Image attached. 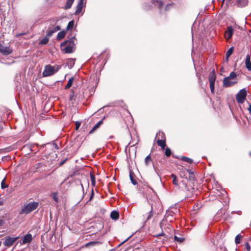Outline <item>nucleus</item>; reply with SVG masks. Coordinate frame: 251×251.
I'll return each instance as SVG.
<instances>
[{
	"label": "nucleus",
	"mask_w": 251,
	"mask_h": 251,
	"mask_svg": "<svg viewBox=\"0 0 251 251\" xmlns=\"http://www.w3.org/2000/svg\"><path fill=\"white\" fill-rule=\"evenodd\" d=\"M61 49L65 53H71L75 50V44L73 39L66 41L61 44Z\"/></svg>",
	"instance_id": "nucleus-1"
},
{
	"label": "nucleus",
	"mask_w": 251,
	"mask_h": 251,
	"mask_svg": "<svg viewBox=\"0 0 251 251\" xmlns=\"http://www.w3.org/2000/svg\"><path fill=\"white\" fill-rule=\"evenodd\" d=\"M39 203L35 201H31L25 204L21 209L20 214H27L37 209Z\"/></svg>",
	"instance_id": "nucleus-2"
},
{
	"label": "nucleus",
	"mask_w": 251,
	"mask_h": 251,
	"mask_svg": "<svg viewBox=\"0 0 251 251\" xmlns=\"http://www.w3.org/2000/svg\"><path fill=\"white\" fill-rule=\"evenodd\" d=\"M61 68L60 65H56L51 66L50 65H47L45 66V69L43 72V75L44 76H49L53 75Z\"/></svg>",
	"instance_id": "nucleus-3"
},
{
	"label": "nucleus",
	"mask_w": 251,
	"mask_h": 251,
	"mask_svg": "<svg viewBox=\"0 0 251 251\" xmlns=\"http://www.w3.org/2000/svg\"><path fill=\"white\" fill-rule=\"evenodd\" d=\"M216 75L214 70H213L209 75V81L211 92L212 94L214 93V85Z\"/></svg>",
	"instance_id": "nucleus-4"
},
{
	"label": "nucleus",
	"mask_w": 251,
	"mask_h": 251,
	"mask_svg": "<svg viewBox=\"0 0 251 251\" xmlns=\"http://www.w3.org/2000/svg\"><path fill=\"white\" fill-rule=\"evenodd\" d=\"M247 96V91L245 89L240 90L236 95V99L237 101L240 103H243Z\"/></svg>",
	"instance_id": "nucleus-5"
},
{
	"label": "nucleus",
	"mask_w": 251,
	"mask_h": 251,
	"mask_svg": "<svg viewBox=\"0 0 251 251\" xmlns=\"http://www.w3.org/2000/svg\"><path fill=\"white\" fill-rule=\"evenodd\" d=\"M161 136V139H158L157 140V145L161 147L162 150H164L166 147L165 139L164 134L163 133L158 132L156 134V137Z\"/></svg>",
	"instance_id": "nucleus-6"
},
{
	"label": "nucleus",
	"mask_w": 251,
	"mask_h": 251,
	"mask_svg": "<svg viewBox=\"0 0 251 251\" xmlns=\"http://www.w3.org/2000/svg\"><path fill=\"white\" fill-rule=\"evenodd\" d=\"M237 83V80L229 79L228 77H225L223 81V84L224 87H231Z\"/></svg>",
	"instance_id": "nucleus-7"
},
{
	"label": "nucleus",
	"mask_w": 251,
	"mask_h": 251,
	"mask_svg": "<svg viewBox=\"0 0 251 251\" xmlns=\"http://www.w3.org/2000/svg\"><path fill=\"white\" fill-rule=\"evenodd\" d=\"M165 223H166V221H162L161 223H160V227L162 229V233L161 234H158L157 236H164L165 235V233H164V231H166V232H170V231H171L172 230V229H171V226H170V225H168V226L167 227H165Z\"/></svg>",
	"instance_id": "nucleus-8"
},
{
	"label": "nucleus",
	"mask_w": 251,
	"mask_h": 251,
	"mask_svg": "<svg viewBox=\"0 0 251 251\" xmlns=\"http://www.w3.org/2000/svg\"><path fill=\"white\" fill-rule=\"evenodd\" d=\"M19 239V237H8L5 239L4 242V245L9 247L11 246L16 240Z\"/></svg>",
	"instance_id": "nucleus-9"
},
{
	"label": "nucleus",
	"mask_w": 251,
	"mask_h": 251,
	"mask_svg": "<svg viewBox=\"0 0 251 251\" xmlns=\"http://www.w3.org/2000/svg\"><path fill=\"white\" fill-rule=\"evenodd\" d=\"M153 216V208L152 205H149L148 212L144 215V217L146 221H148L151 219Z\"/></svg>",
	"instance_id": "nucleus-10"
},
{
	"label": "nucleus",
	"mask_w": 251,
	"mask_h": 251,
	"mask_svg": "<svg viewBox=\"0 0 251 251\" xmlns=\"http://www.w3.org/2000/svg\"><path fill=\"white\" fill-rule=\"evenodd\" d=\"M0 52L4 55H8L12 52V50L9 47L0 45Z\"/></svg>",
	"instance_id": "nucleus-11"
},
{
	"label": "nucleus",
	"mask_w": 251,
	"mask_h": 251,
	"mask_svg": "<svg viewBox=\"0 0 251 251\" xmlns=\"http://www.w3.org/2000/svg\"><path fill=\"white\" fill-rule=\"evenodd\" d=\"M233 29L232 26H229L227 27L225 32V36L227 40L230 39L233 35Z\"/></svg>",
	"instance_id": "nucleus-12"
},
{
	"label": "nucleus",
	"mask_w": 251,
	"mask_h": 251,
	"mask_svg": "<svg viewBox=\"0 0 251 251\" xmlns=\"http://www.w3.org/2000/svg\"><path fill=\"white\" fill-rule=\"evenodd\" d=\"M32 239V237L31 234L28 233L24 237L22 242H21V244L24 245L27 243H29L31 241Z\"/></svg>",
	"instance_id": "nucleus-13"
},
{
	"label": "nucleus",
	"mask_w": 251,
	"mask_h": 251,
	"mask_svg": "<svg viewBox=\"0 0 251 251\" xmlns=\"http://www.w3.org/2000/svg\"><path fill=\"white\" fill-rule=\"evenodd\" d=\"M84 4V0H79L78 3L76 6V9L75 12V14H78L81 12Z\"/></svg>",
	"instance_id": "nucleus-14"
},
{
	"label": "nucleus",
	"mask_w": 251,
	"mask_h": 251,
	"mask_svg": "<svg viewBox=\"0 0 251 251\" xmlns=\"http://www.w3.org/2000/svg\"><path fill=\"white\" fill-rule=\"evenodd\" d=\"M246 67L249 71H251V62L250 60V56L249 55L246 56L245 60Z\"/></svg>",
	"instance_id": "nucleus-15"
},
{
	"label": "nucleus",
	"mask_w": 251,
	"mask_h": 251,
	"mask_svg": "<svg viewBox=\"0 0 251 251\" xmlns=\"http://www.w3.org/2000/svg\"><path fill=\"white\" fill-rule=\"evenodd\" d=\"M119 217V213L116 211H113L111 213L110 217L113 220H117Z\"/></svg>",
	"instance_id": "nucleus-16"
},
{
	"label": "nucleus",
	"mask_w": 251,
	"mask_h": 251,
	"mask_svg": "<svg viewBox=\"0 0 251 251\" xmlns=\"http://www.w3.org/2000/svg\"><path fill=\"white\" fill-rule=\"evenodd\" d=\"M102 123V120L97 123L93 128L90 131L89 133H92L96 129L98 128Z\"/></svg>",
	"instance_id": "nucleus-17"
},
{
	"label": "nucleus",
	"mask_w": 251,
	"mask_h": 251,
	"mask_svg": "<svg viewBox=\"0 0 251 251\" xmlns=\"http://www.w3.org/2000/svg\"><path fill=\"white\" fill-rule=\"evenodd\" d=\"M74 0H67L66 4L65 6V9H67L71 7Z\"/></svg>",
	"instance_id": "nucleus-18"
},
{
	"label": "nucleus",
	"mask_w": 251,
	"mask_h": 251,
	"mask_svg": "<svg viewBox=\"0 0 251 251\" xmlns=\"http://www.w3.org/2000/svg\"><path fill=\"white\" fill-rule=\"evenodd\" d=\"M237 2L240 6L243 7L248 3V0H238Z\"/></svg>",
	"instance_id": "nucleus-19"
},
{
	"label": "nucleus",
	"mask_w": 251,
	"mask_h": 251,
	"mask_svg": "<svg viewBox=\"0 0 251 251\" xmlns=\"http://www.w3.org/2000/svg\"><path fill=\"white\" fill-rule=\"evenodd\" d=\"M74 77H72L70 79H69V80H68V83L66 85L65 88L66 89H68L69 88H70L72 85V84L73 83V81H74Z\"/></svg>",
	"instance_id": "nucleus-20"
},
{
	"label": "nucleus",
	"mask_w": 251,
	"mask_h": 251,
	"mask_svg": "<svg viewBox=\"0 0 251 251\" xmlns=\"http://www.w3.org/2000/svg\"><path fill=\"white\" fill-rule=\"evenodd\" d=\"M237 75L236 73L234 72H232L229 76H227L226 77H228L229 79H233V80H237L236 79Z\"/></svg>",
	"instance_id": "nucleus-21"
},
{
	"label": "nucleus",
	"mask_w": 251,
	"mask_h": 251,
	"mask_svg": "<svg viewBox=\"0 0 251 251\" xmlns=\"http://www.w3.org/2000/svg\"><path fill=\"white\" fill-rule=\"evenodd\" d=\"M65 32H64V31L59 32L58 33V34H57V39L58 40H61L62 39H63L65 37Z\"/></svg>",
	"instance_id": "nucleus-22"
},
{
	"label": "nucleus",
	"mask_w": 251,
	"mask_h": 251,
	"mask_svg": "<svg viewBox=\"0 0 251 251\" xmlns=\"http://www.w3.org/2000/svg\"><path fill=\"white\" fill-rule=\"evenodd\" d=\"M233 51V47H231L227 50V51L226 53V57L227 59L230 56V55L232 53Z\"/></svg>",
	"instance_id": "nucleus-23"
},
{
	"label": "nucleus",
	"mask_w": 251,
	"mask_h": 251,
	"mask_svg": "<svg viewBox=\"0 0 251 251\" xmlns=\"http://www.w3.org/2000/svg\"><path fill=\"white\" fill-rule=\"evenodd\" d=\"M242 238V236L240 234H238L235 238V242L236 244H239L240 243V240Z\"/></svg>",
	"instance_id": "nucleus-24"
},
{
	"label": "nucleus",
	"mask_w": 251,
	"mask_h": 251,
	"mask_svg": "<svg viewBox=\"0 0 251 251\" xmlns=\"http://www.w3.org/2000/svg\"><path fill=\"white\" fill-rule=\"evenodd\" d=\"M181 160L190 164H191L193 162V160L192 159H190L185 156H182L181 157Z\"/></svg>",
	"instance_id": "nucleus-25"
},
{
	"label": "nucleus",
	"mask_w": 251,
	"mask_h": 251,
	"mask_svg": "<svg viewBox=\"0 0 251 251\" xmlns=\"http://www.w3.org/2000/svg\"><path fill=\"white\" fill-rule=\"evenodd\" d=\"M49 41V37L46 36L40 41V44H46L48 43Z\"/></svg>",
	"instance_id": "nucleus-26"
},
{
	"label": "nucleus",
	"mask_w": 251,
	"mask_h": 251,
	"mask_svg": "<svg viewBox=\"0 0 251 251\" xmlns=\"http://www.w3.org/2000/svg\"><path fill=\"white\" fill-rule=\"evenodd\" d=\"M90 178H91L92 185L94 187L96 185L95 177L93 175L91 174L90 175Z\"/></svg>",
	"instance_id": "nucleus-27"
},
{
	"label": "nucleus",
	"mask_w": 251,
	"mask_h": 251,
	"mask_svg": "<svg viewBox=\"0 0 251 251\" xmlns=\"http://www.w3.org/2000/svg\"><path fill=\"white\" fill-rule=\"evenodd\" d=\"M171 177L173 178V182L174 184L176 185H177L178 183H177L176 176L175 175L172 174V175H171Z\"/></svg>",
	"instance_id": "nucleus-28"
},
{
	"label": "nucleus",
	"mask_w": 251,
	"mask_h": 251,
	"mask_svg": "<svg viewBox=\"0 0 251 251\" xmlns=\"http://www.w3.org/2000/svg\"><path fill=\"white\" fill-rule=\"evenodd\" d=\"M174 238H175V240L176 241H177V242H179V243H181L184 240V239L183 238L178 237L176 236H175Z\"/></svg>",
	"instance_id": "nucleus-29"
},
{
	"label": "nucleus",
	"mask_w": 251,
	"mask_h": 251,
	"mask_svg": "<svg viewBox=\"0 0 251 251\" xmlns=\"http://www.w3.org/2000/svg\"><path fill=\"white\" fill-rule=\"evenodd\" d=\"M54 32H55V31H54L53 28V29H50V30H49L47 32V35H47V36H48L49 37H50V36H52V35Z\"/></svg>",
	"instance_id": "nucleus-30"
},
{
	"label": "nucleus",
	"mask_w": 251,
	"mask_h": 251,
	"mask_svg": "<svg viewBox=\"0 0 251 251\" xmlns=\"http://www.w3.org/2000/svg\"><path fill=\"white\" fill-rule=\"evenodd\" d=\"M74 21H73L69 22V23H68V25H67V29H70L73 28V27L74 26Z\"/></svg>",
	"instance_id": "nucleus-31"
},
{
	"label": "nucleus",
	"mask_w": 251,
	"mask_h": 251,
	"mask_svg": "<svg viewBox=\"0 0 251 251\" xmlns=\"http://www.w3.org/2000/svg\"><path fill=\"white\" fill-rule=\"evenodd\" d=\"M165 155L167 156H169L171 155V150L167 148L166 149V150H165Z\"/></svg>",
	"instance_id": "nucleus-32"
},
{
	"label": "nucleus",
	"mask_w": 251,
	"mask_h": 251,
	"mask_svg": "<svg viewBox=\"0 0 251 251\" xmlns=\"http://www.w3.org/2000/svg\"><path fill=\"white\" fill-rule=\"evenodd\" d=\"M151 160V157L150 155H148L145 159V162L146 164V165H148L149 164V162H150Z\"/></svg>",
	"instance_id": "nucleus-33"
},
{
	"label": "nucleus",
	"mask_w": 251,
	"mask_h": 251,
	"mask_svg": "<svg viewBox=\"0 0 251 251\" xmlns=\"http://www.w3.org/2000/svg\"><path fill=\"white\" fill-rule=\"evenodd\" d=\"M245 246L247 251H251V248L248 242L246 243Z\"/></svg>",
	"instance_id": "nucleus-34"
},
{
	"label": "nucleus",
	"mask_w": 251,
	"mask_h": 251,
	"mask_svg": "<svg viewBox=\"0 0 251 251\" xmlns=\"http://www.w3.org/2000/svg\"><path fill=\"white\" fill-rule=\"evenodd\" d=\"M1 187L2 189L6 188L7 187V185H5L4 183V179L2 181L1 183Z\"/></svg>",
	"instance_id": "nucleus-35"
},
{
	"label": "nucleus",
	"mask_w": 251,
	"mask_h": 251,
	"mask_svg": "<svg viewBox=\"0 0 251 251\" xmlns=\"http://www.w3.org/2000/svg\"><path fill=\"white\" fill-rule=\"evenodd\" d=\"M130 180H131L132 183L134 185H135L137 183V182L133 179V177L132 176V174H131V173H130Z\"/></svg>",
	"instance_id": "nucleus-36"
},
{
	"label": "nucleus",
	"mask_w": 251,
	"mask_h": 251,
	"mask_svg": "<svg viewBox=\"0 0 251 251\" xmlns=\"http://www.w3.org/2000/svg\"><path fill=\"white\" fill-rule=\"evenodd\" d=\"M68 63H70V64H72V67L75 64V60L73 59H69L68 60Z\"/></svg>",
	"instance_id": "nucleus-37"
},
{
	"label": "nucleus",
	"mask_w": 251,
	"mask_h": 251,
	"mask_svg": "<svg viewBox=\"0 0 251 251\" xmlns=\"http://www.w3.org/2000/svg\"><path fill=\"white\" fill-rule=\"evenodd\" d=\"M80 126V123L78 122H76L75 124V129H77Z\"/></svg>",
	"instance_id": "nucleus-38"
},
{
	"label": "nucleus",
	"mask_w": 251,
	"mask_h": 251,
	"mask_svg": "<svg viewBox=\"0 0 251 251\" xmlns=\"http://www.w3.org/2000/svg\"><path fill=\"white\" fill-rule=\"evenodd\" d=\"M53 29H54V31L56 32L57 31H58V30L60 29V27L59 26H55V27L53 28Z\"/></svg>",
	"instance_id": "nucleus-39"
},
{
	"label": "nucleus",
	"mask_w": 251,
	"mask_h": 251,
	"mask_svg": "<svg viewBox=\"0 0 251 251\" xmlns=\"http://www.w3.org/2000/svg\"><path fill=\"white\" fill-rule=\"evenodd\" d=\"M156 2L158 4L159 8H160L162 6V2H161L160 1H157Z\"/></svg>",
	"instance_id": "nucleus-40"
},
{
	"label": "nucleus",
	"mask_w": 251,
	"mask_h": 251,
	"mask_svg": "<svg viewBox=\"0 0 251 251\" xmlns=\"http://www.w3.org/2000/svg\"><path fill=\"white\" fill-rule=\"evenodd\" d=\"M74 92L72 93V95H71L70 97V100H73L74 99Z\"/></svg>",
	"instance_id": "nucleus-41"
},
{
	"label": "nucleus",
	"mask_w": 251,
	"mask_h": 251,
	"mask_svg": "<svg viewBox=\"0 0 251 251\" xmlns=\"http://www.w3.org/2000/svg\"><path fill=\"white\" fill-rule=\"evenodd\" d=\"M96 243V242H89L88 243H87V246L90 245H94V244H95Z\"/></svg>",
	"instance_id": "nucleus-42"
},
{
	"label": "nucleus",
	"mask_w": 251,
	"mask_h": 251,
	"mask_svg": "<svg viewBox=\"0 0 251 251\" xmlns=\"http://www.w3.org/2000/svg\"><path fill=\"white\" fill-rule=\"evenodd\" d=\"M93 196H94V192H93V190H92V192H91V195L90 200H91L92 199V198L93 197Z\"/></svg>",
	"instance_id": "nucleus-43"
},
{
	"label": "nucleus",
	"mask_w": 251,
	"mask_h": 251,
	"mask_svg": "<svg viewBox=\"0 0 251 251\" xmlns=\"http://www.w3.org/2000/svg\"><path fill=\"white\" fill-rule=\"evenodd\" d=\"M248 110L250 112V113H251V104L249 105Z\"/></svg>",
	"instance_id": "nucleus-44"
},
{
	"label": "nucleus",
	"mask_w": 251,
	"mask_h": 251,
	"mask_svg": "<svg viewBox=\"0 0 251 251\" xmlns=\"http://www.w3.org/2000/svg\"><path fill=\"white\" fill-rule=\"evenodd\" d=\"M3 224V221L2 220H0V226Z\"/></svg>",
	"instance_id": "nucleus-45"
},
{
	"label": "nucleus",
	"mask_w": 251,
	"mask_h": 251,
	"mask_svg": "<svg viewBox=\"0 0 251 251\" xmlns=\"http://www.w3.org/2000/svg\"><path fill=\"white\" fill-rule=\"evenodd\" d=\"M53 200H54L55 201H58V199H57V198H56L55 197H54L53 198Z\"/></svg>",
	"instance_id": "nucleus-46"
},
{
	"label": "nucleus",
	"mask_w": 251,
	"mask_h": 251,
	"mask_svg": "<svg viewBox=\"0 0 251 251\" xmlns=\"http://www.w3.org/2000/svg\"><path fill=\"white\" fill-rule=\"evenodd\" d=\"M23 34H24V33H21L20 34L17 35V36H18L22 35H23Z\"/></svg>",
	"instance_id": "nucleus-47"
},
{
	"label": "nucleus",
	"mask_w": 251,
	"mask_h": 251,
	"mask_svg": "<svg viewBox=\"0 0 251 251\" xmlns=\"http://www.w3.org/2000/svg\"><path fill=\"white\" fill-rule=\"evenodd\" d=\"M250 155L251 156V152H250Z\"/></svg>",
	"instance_id": "nucleus-48"
},
{
	"label": "nucleus",
	"mask_w": 251,
	"mask_h": 251,
	"mask_svg": "<svg viewBox=\"0 0 251 251\" xmlns=\"http://www.w3.org/2000/svg\"><path fill=\"white\" fill-rule=\"evenodd\" d=\"M223 0L224 1V0Z\"/></svg>",
	"instance_id": "nucleus-49"
}]
</instances>
